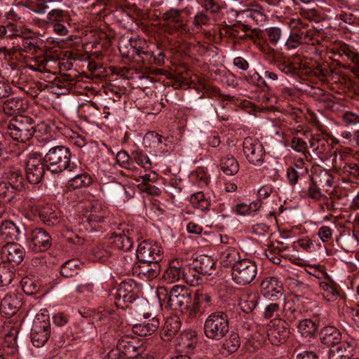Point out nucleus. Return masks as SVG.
Wrapping results in <instances>:
<instances>
[{"instance_id":"nucleus-1","label":"nucleus","mask_w":359,"mask_h":359,"mask_svg":"<svg viewBox=\"0 0 359 359\" xmlns=\"http://www.w3.org/2000/svg\"><path fill=\"white\" fill-rule=\"evenodd\" d=\"M42 148L45 150V156L42 158L46 168L53 174H60L65 170L75 172L78 165L71 161L72 152L69 148L63 145H53L51 140L47 141Z\"/></svg>"},{"instance_id":"nucleus-2","label":"nucleus","mask_w":359,"mask_h":359,"mask_svg":"<svg viewBox=\"0 0 359 359\" xmlns=\"http://www.w3.org/2000/svg\"><path fill=\"white\" fill-rule=\"evenodd\" d=\"M157 295L161 303H167L172 310L191 313L192 292L187 287L182 285L172 286L170 290L165 287L157 289Z\"/></svg>"},{"instance_id":"nucleus-3","label":"nucleus","mask_w":359,"mask_h":359,"mask_svg":"<svg viewBox=\"0 0 359 359\" xmlns=\"http://www.w3.org/2000/svg\"><path fill=\"white\" fill-rule=\"evenodd\" d=\"M229 331V318L226 312L219 310L211 313L203 324L205 336L213 341L223 339Z\"/></svg>"},{"instance_id":"nucleus-4","label":"nucleus","mask_w":359,"mask_h":359,"mask_svg":"<svg viewBox=\"0 0 359 359\" xmlns=\"http://www.w3.org/2000/svg\"><path fill=\"white\" fill-rule=\"evenodd\" d=\"M35 121L28 116H20L12 118L5 130L13 140L25 143L31 140L35 134Z\"/></svg>"},{"instance_id":"nucleus-5","label":"nucleus","mask_w":359,"mask_h":359,"mask_svg":"<svg viewBox=\"0 0 359 359\" xmlns=\"http://www.w3.org/2000/svg\"><path fill=\"white\" fill-rule=\"evenodd\" d=\"M109 245L97 248L95 251V256L101 261L106 262L109 258L116 257L118 251L121 250L123 251L130 250L134 243L135 236L132 233L126 234L118 233L115 234L111 238Z\"/></svg>"},{"instance_id":"nucleus-6","label":"nucleus","mask_w":359,"mask_h":359,"mask_svg":"<svg viewBox=\"0 0 359 359\" xmlns=\"http://www.w3.org/2000/svg\"><path fill=\"white\" fill-rule=\"evenodd\" d=\"M109 212L107 208L93 205L91 210L80 219L79 225L89 232H103L109 226Z\"/></svg>"},{"instance_id":"nucleus-7","label":"nucleus","mask_w":359,"mask_h":359,"mask_svg":"<svg viewBox=\"0 0 359 359\" xmlns=\"http://www.w3.org/2000/svg\"><path fill=\"white\" fill-rule=\"evenodd\" d=\"M132 48L128 54L137 53L138 58L144 65L162 66L165 62V55L162 50L152 51L149 48L145 40H135L130 42Z\"/></svg>"},{"instance_id":"nucleus-8","label":"nucleus","mask_w":359,"mask_h":359,"mask_svg":"<svg viewBox=\"0 0 359 359\" xmlns=\"http://www.w3.org/2000/svg\"><path fill=\"white\" fill-rule=\"evenodd\" d=\"M257 266L250 259H242L236 266H232L231 277L235 283L245 285L250 283L256 277Z\"/></svg>"},{"instance_id":"nucleus-9","label":"nucleus","mask_w":359,"mask_h":359,"mask_svg":"<svg viewBox=\"0 0 359 359\" xmlns=\"http://www.w3.org/2000/svg\"><path fill=\"white\" fill-rule=\"evenodd\" d=\"M50 336V323L48 314L44 313L37 314L31 331V340L33 345L36 347L43 346L48 341Z\"/></svg>"},{"instance_id":"nucleus-10","label":"nucleus","mask_w":359,"mask_h":359,"mask_svg":"<svg viewBox=\"0 0 359 359\" xmlns=\"http://www.w3.org/2000/svg\"><path fill=\"white\" fill-rule=\"evenodd\" d=\"M135 284L132 280L123 281L116 289L110 292L114 299V304L118 309L125 310L137 298L135 292Z\"/></svg>"},{"instance_id":"nucleus-11","label":"nucleus","mask_w":359,"mask_h":359,"mask_svg":"<svg viewBox=\"0 0 359 359\" xmlns=\"http://www.w3.org/2000/svg\"><path fill=\"white\" fill-rule=\"evenodd\" d=\"M243 151L250 164L260 166L264 163L266 152L262 143L258 139L245 137L243 142Z\"/></svg>"},{"instance_id":"nucleus-12","label":"nucleus","mask_w":359,"mask_h":359,"mask_svg":"<svg viewBox=\"0 0 359 359\" xmlns=\"http://www.w3.org/2000/svg\"><path fill=\"white\" fill-rule=\"evenodd\" d=\"M44 161L39 153H32L27 156L25 165L27 180L32 184H37L43 178L46 170Z\"/></svg>"},{"instance_id":"nucleus-13","label":"nucleus","mask_w":359,"mask_h":359,"mask_svg":"<svg viewBox=\"0 0 359 359\" xmlns=\"http://www.w3.org/2000/svg\"><path fill=\"white\" fill-rule=\"evenodd\" d=\"M136 257L140 262H160L163 259V250L156 242L144 240L138 245Z\"/></svg>"},{"instance_id":"nucleus-14","label":"nucleus","mask_w":359,"mask_h":359,"mask_svg":"<svg viewBox=\"0 0 359 359\" xmlns=\"http://www.w3.org/2000/svg\"><path fill=\"white\" fill-rule=\"evenodd\" d=\"M115 349H117L123 357L127 358H134L144 351L141 342L130 335L121 337L117 341Z\"/></svg>"},{"instance_id":"nucleus-15","label":"nucleus","mask_w":359,"mask_h":359,"mask_svg":"<svg viewBox=\"0 0 359 359\" xmlns=\"http://www.w3.org/2000/svg\"><path fill=\"white\" fill-rule=\"evenodd\" d=\"M52 244L50 235L42 228L33 229L28 238L29 249L34 252H42L50 248Z\"/></svg>"},{"instance_id":"nucleus-16","label":"nucleus","mask_w":359,"mask_h":359,"mask_svg":"<svg viewBox=\"0 0 359 359\" xmlns=\"http://www.w3.org/2000/svg\"><path fill=\"white\" fill-rule=\"evenodd\" d=\"M289 325L290 324L286 320L280 319L270 322L267 330V336L273 345L278 346L287 340L290 334Z\"/></svg>"},{"instance_id":"nucleus-17","label":"nucleus","mask_w":359,"mask_h":359,"mask_svg":"<svg viewBox=\"0 0 359 359\" xmlns=\"http://www.w3.org/2000/svg\"><path fill=\"white\" fill-rule=\"evenodd\" d=\"M330 53L339 59L344 61H351L355 65L357 71L356 75L359 78V52L353 46L345 43L340 42L330 48Z\"/></svg>"},{"instance_id":"nucleus-18","label":"nucleus","mask_w":359,"mask_h":359,"mask_svg":"<svg viewBox=\"0 0 359 359\" xmlns=\"http://www.w3.org/2000/svg\"><path fill=\"white\" fill-rule=\"evenodd\" d=\"M309 177L307 163L302 158L294 159L291 165L287 168L286 179L291 187H294L299 181Z\"/></svg>"},{"instance_id":"nucleus-19","label":"nucleus","mask_w":359,"mask_h":359,"mask_svg":"<svg viewBox=\"0 0 359 359\" xmlns=\"http://www.w3.org/2000/svg\"><path fill=\"white\" fill-rule=\"evenodd\" d=\"M34 212L41 221L47 226H53L60 223V212L55 205L48 203L38 205L35 207Z\"/></svg>"},{"instance_id":"nucleus-20","label":"nucleus","mask_w":359,"mask_h":359,"mask_svg":"<svg viewBox=\"0 0 359 359\" xmlns=\"http://www.w3.org/2000/svg\"><path fill=\"white\" fill-rule=\"evenodd\" d=\"M296 27L294 32L302 43L311 44L313 46L320 43L317 32L312 27H309L308 24L304 23L301 19H297L296 20Z\"/></svg>"},{"instance_id":"nucleus-21","label":"nucleus","mask_w":359,"mask_h":359,"mask_svg":"<svg viewBox=\"0 0 359 359\" xmlns=\"http://www.w3.org/2000/svg\"><path fill=\"white\" fill-rule=\"evenodd\" d=\"M182 11L176 8H170L163 15V20L168 26L173 27L180 32H187V20L182 15Z\"/></svg>"},{"instance_id":"nucleus-22","label":"nucleus","mask_w":359,"mask_h":359,"mask_svg":"<svg viewBox=\"0 0 359 359\" xmlns=\"http://www.w3.org/2000/svg\"><path fill=\"white\" fill-rule=\"evenodd\" d=\"M56 62L51 56L40 53L27 59L26 64L27 67L34 72H48L53 67V64Z\"/></svg>"},{"instance_id":"nucleus-23","label":"nucleus","mask_w":359,"mask_h":359,"mask_svg":"<svg viewBox=\"0 0 359 359\" xmlns=\"http://www.w3.org/2000/svg\"><path fill=\"white\" fill-rule=\"evenodd\" d=\"M252 32L257 39L263 41L269 46L276 47L282 41L283 31L278 27H271L264 30L253 29Z\"/></svg>"},{"instance_id":"nucleus-24","label":"nucleus","mask_w":359,"mask_h":359,"mask_svg":"<svg viewBox=\"0 0 359 359\" xmlns=\"http://www.w3.org/2000/svg\"><path fill=\"white\" fill-rule=\"evenodd\" d=\"M135 263L133 272L142 279L151 280L160 274L161 267L159 262H140Z\"/></svg>"},{"instance_id":"nucleus-25","label":"nucleus","mask_w":359,"mask_h":359,"mask_svg":"<svg viewBox=\"0 0 359 359\" xmlns=\"http://www.w3.org/2000/svg\"><path fill=\"white\" fill-rule=\"evenodd\" d=\"M212 304V297L208 292L197 290L192 296L191 315L203 313Z\"/></svg>"},{"instance_id":"nucleus-26","label":"nucleus","mask_w":359,"mask_h":359,"mask_svg":"<svg viewBox=\"0 0 359 359\" xmlns=\"http://www.w3.org/2000/svg\"><path fill=\"white\" fill-rule=\"evenodd\" d=\"M261 290L267 298H279L283 296V287L276 277H267L261 283Z\"/></svg>"},{"instance_id":"nucleus-27","label":"nucleus","mask_w":359,"mask_h":359,"mask_svg":"<svg viewBox=\"0 0 359 359\" xmlns=\"http://www.w3.org/2000/svg\"><path fill=\"white\" fill-rule=\"evenodd\" d=\"M268 53L273 55L270 64L276 67L282 73L291 76L296 73L293 64L282 53H277L274 48H269Z\"/></svg>"},{"instance_id":"nucleus-28","label":"nucleus","mask_w":359,"mask_h":359,"mask_svg":"<svg viewBox=\"0 0 359 359\" xmlns=\"http://www.w3.org/2000/svg\"><path fill=\"white\" fill-rule=\"evenodd\" d=\"M355 346L353 343L342 341L331 348L328 352L329 359H352Z\"/></svg>"},{"instance_id":"nucleus-29","label":"nucleus","mask_w":359,"mask_h":359,"mask_svg":"<svg viewBox=\"0 0 359 359\" xmlns=\"http://www.w3.org/2000/svg\"><path fill=\"white\" fill-rule=\"evenodd\" d=\"M28 107L27 101L21 97H12L4 101L2 109L4 112L8 116H22Z\"/></svg>"},{"instance_id":"nucleus-30","label":"nucleus","mask_w":359,"mask_h":359,"mask_svg":"<svg viewBox=\"0 0 359 359\" xmlns=\"http://www.w3.org/2000/svg\"><path fill=\"white\" fill-rule=\"evenodd\" d=\"M17 36V41L20 49L22 51L33 54L43 53L42 47L43 41L36 36L23 37L20 35Z\"/></svg>"},{"instance_id":"nucleus-31","label":"nucleus","mask_w":359,"mask_h":359,"mask_svg":"<svg viewBox=\"0 0 359 359\" xmlns=\"http://www.w3.org/2000/svg\"><path fill=\"white\" fill-rule=\"evenodd\" d=\"M319 336L323 344L332 348L342 341L341 333L334 326L324 327L321 329Z\"/></svg>"},{"instance_id":"nucleus-32","label":"nucleus","mask_w":359,"mask_h":359,"mask_svg":"<svg viewBox=\"0 0 359 359\" xmlns=\"http://www.w3.org/2000/svg\"><path fill=\"white\" fill-rule=\"evenodd\" d=\"M0 235L8 242H13L14 241L20 240L25 233L15 223L9 220H5L0 225Z\"/></svg>"},{"instance_id":"nucleus-33","label":"nucleus","mask_w":359,"mask_h":359,"mask_svg":"<svg viewBox=\"0 0 359 359\" xmlns=\"http://www.w3.org/2000/svg\"><path fill=\"white\" fill-rule=\"evenodd\" d=\"M3 253L6 255L7 260L10 263L19 264L23 260L25 250L20 244L8 241L3 248Z\"/></svg>"},{"instance_id":"nucleus-34","label":"nucleus","mask_w":359,"mask_h":359,"mask_svg":"<svg viewBox=\"0 0 359 359\" xmlns=\"http://www.w3.org/2000/svg\"><path fill=\"white\" fill-rule=\"evenodd\" d=\"M181 320L177 316L168 318L161 332V337L165 341H169L180 331Z\"/></svg>"},{"instance_id":"nucleus-35","label":"nucleus","mask_w":359,"mask_h":359,"mask_svg":"<svg viewBox=\"0 0 359 359\" xmlns=\"http://www.w3.org/2000/svg\"><path fill=\"white\" fill-rule=\"evenodd\" d=\"M283 313L284 320H286L288 324L294 323L296 320H300L302 317L299 305H297L292 298L285 299Z\"/></svg>"},{"instance_id":"nucleus-36","label":"nucleus","mask_w":359,"mask_h":359,"mask_svg":"<svg viewBox=\"0 0 359 359\" xmlns=\"http://www.w3.org/2000/svg\"><path fill=\"white\" fill-rule=\"evenodd\" d=\"M318 285L323 291V297L329 302L334 301L339 296V285L330 278L319 280Z\"/></svg>"},{"instance_id":"nucleus-37","label":"nucleus","mask_w":359,"mask_h":359,"mask_svg":"<svg viewBox=\"0 0 359 359\" xmlns=\"http://www.w3.org/2000/svg\"><path fill=\"white\" fill-rule=\"evenodd\" d=\"M184 266L182 262L173 260L170 262L168 267L164 271L163 278L168 283H174L183 278Z\"/></svg>"},{"instance_id":"nucleus-38","label":"nucleus","mask_w":359,"mask_h":359,"mask_svg":"<svg viewBox=\"0 0 359 359\" xmlns=\"http://www.w3.org/2000/svg\"><path fill=\"white\" fill-rule=\"evenodd\" d=\"M192 265L202 275H211L215 268V262L210 256L202 255L195 259Z\"/></svg>"},{"instance_id":"nucleus-39","label":"nucleus","mask_w":359,"mask_h":359,"mask_svg":"<svg viewBox=\"0 0 359 359\" xmlns=\"http://www.w3.org/2000/svg\"><path fill=\"white\" fill-rule=\"evenodd\" d=\"M160 322L158 318L154 317L149 323H138L133 326V332L134 334L141 337H146L154 333L159 327Z\"/></svg>"},{"instance_id":"nucleus-40","label":"nucleus","mask_w":359,"mask_h":359,"mask_svg":"<svg viewBox=\"0 0 359 359\" xmlns=\"http://www.w3.org/2000/svg\"><path fill=\"white\" fill-rule=\"evenodd\" d=\"M220 261L224 267L236 266L242 259L240 257L239 252L234 248L226 247L220 253Z\"/></svg>"},{"instance_id":"nucleus-41","label":"nucleus","mask_w":359,"mask_h":359,"mask_svg":"<svg viewBox=\"0 0 359 359\" xmlns=\"http://www.w3.org/2000/svg\"><path fill=\"white\" fill-rule=\"evenodd\" d=\"M83 266L84 264L79 259H70L61 265L60 273L65 278H71L78 274Z\"/></svg>"},{"instance_id":"nucleus-42","label":"nucleus","mask_w":359,"mask_h":359,"mask_svg":"<svg viewBox=\"0 0 359 359\" xmlns=\"http://www.w3.org/2000/svg\"><path fill=\"white\" fill-rule=\"evenodd\" d=\"M309 142L313 151L318 155H324L330 150V144L327 140L320 134L311 135Z\"/></svg>"},{"instance_id":"nucleus-43","label":"nucleus","mask_w":359,"mask_h":359,"mask_svg":"<svg viewBox=\"0 0 359 359\" xmlns=\"http://www.w3.org/2000/svg\"><path fill=\"white\" fill-rule=\"evenodd\" d=\"M318 326L319 323L311 319H300L297 329L302 337L310 339L316 335Z\"/></svg>"},{"instance_id":"nucleus-44","label":"nucleus","mask_w":359,"mask_h":359,"mask_svg":"<svg viewBox=\"0 0 359 359\" xmlns=\"http://www.w3.org/2000/svg\"><path fill=\"white\" fill-rule=\"evenodd\" d=\"M72 19L69 13L67 11L60 8H55L48 12L46 16V22L48 27H51L59 23H67L71 22Z\"/></svg>"},{"instance_id":"nucleus-45","label":"nucleus","mask_w":359,"mask_h":359,"mask_svg":"<svg viewBox=\"0 0 359 359\" xmlns=\"http://www.w3.org/2000/svg\"><path fill=\"white\" fill-rule=\"evenodd\" d=\"M258 301V294L245 292L239 299V306L244 313H251L257 306Z\"/></svg>"},{"instance_id":"nucleus-46","label":"nucleus","mask_w":359,"mask_h":359,"mask_svg":"<svg viewBox=\"0 0 359 359\" xmlns=\"http://www.w3.org/2000/svg\"><path fill=\"white\" fill-rule=\"evenodd\" d=\"M219 166L222 172L226 175H234L239 170L238 161L231 154L226 155L220 158Z\"/></svg>"},{"instance_id":"nucleus-47","label":"nucleus","mask_w":359,"mask_h":359,"mask_svg":"<svg viewBox=\"0 0 359 359\" xmlns=\"http://www.w3.org/2000/svg\"><path fill=\"white\" fill-rule=\"evenodd\" d=\"M93 177L86 172L76 175L68 181V187L72 189H80L89 187L93 184Z\"/></svg>"},{"instance_id":"nucleus-48","label":"nucleus","mask_w":359,"mask_h":359,"mask_svg":"<svg viewBox=\"0 0 359 359\" xmlns=\"http://www.w3.org/2000/svg\"><path fill=\"white\" fill-rule=\"evenodd\" d=\"M338 243L346 251H353L358 245V236L353 231H346L341 233L337 239Z\"/></svg>"},{"instance_id":"nucleus-49","label":"nucleus","mask_w":359,"mask_h":359,"mask_svg":"<svg viewBox=\"0 0 359 359\" xmlns=\"http://www.w3.org/2000/svg\"><path fill=\"white\" fill-rule=\"evenodd\" d=\"M341 174L346 177V181L357 183L359 180V164L352 161H346L341 168Z\"/></svg>"},{"instance_id":"nucleus-50","label":"nucleus","mask_w":359,"mask_h":359,"mask_svg":"<svg viewBox=\"0 0 359 359\" xmlns=\"http://www.w3.org/2000/svg\"><path fill=\"white\" fill-rule=\"evenodd\" d=\"M7 183L13 187L15 190L20 191L24 189V177L21 171L17 168H9L6 172Z\"/></svg>"},{"instance_id":"nucleus-51","label":"nucleus","mask_w":359,"mask_h":359,"mask_svg":"<svg viewBox=\"0 0 359 359\" xmlns=\"http://www.w3.org/2000/svg\"><path fill=\"white\" fill-rule=\"evenodd\" d=\"M184 280L191 286H196L201 283V273L195 269L194 265L192 266H184L183 271Z\"/></svg>"},{"instance_id":"nucleus-52","label":"nucleus","mask_w":359,"mask_h":359,"mask_svg":"<svg viewBox=\"0 0 359 359\" xmlns=\"http://www.w3.org/2000/svg\"><path fill=\"white\" fill-rule=\"evenodd\" d=\"M190 203L194 208L202 211L208 210L210 205V200L202 191L193 194L190 197Z\"/></svg>"},{"instance_id":"nucleus-53","label":"nucleus","mask_w":359,"mask_h":359,"mask_svg":"<svg viewBox=\"0 0 359 359\" xmlns=\"http://www.w3.org/2000/svg\"><path fill=\"white\" fill-rule=\"evenodd\" d=\"M15 276V269L7 264H0V286H8Z\"/></svg>"},{"instance_id":"nucleus-54","label":"nucleus","mask_w":359,"mask_h":359,"mask_svg":"<svg viewBox=\"0 0 359 359\" xmlns=\"http://www.w3.org/2000/svg\"><path fill=\"white\" fill-rule=\"evenodd\" d=\"M191 177L192 180L199 187H207L210 181L208 170L204 167H198L196 170L191 173Z\"/></svg>"},{"instance_id":"nucleus-55","label":"nucleus","mask_w":359,"mask_h":359,"mask_svg":"<svg viewBox=\"0 0 359 359\" xmlns=\"http://www.w3.org/2000/svg\"><path fill=\"white\" fill-rule=\"evenodd\" d=\"M20 300L16 296L6 295L1 300V306L8 314H14L20 307Z\"/></svg>"},{"instance_id":"nucleus-56","label":"nucleus","mask_w":359,"mask_h":359,"mask_svg":"<svg viewBox=\"0 0 359 359\" xmlns=\"http://www.w3.org/2000/svg\"><path fill=\"white\" fill-rule=\"evenodd\" d=\"M315 182L322 188L327 191V188H330L333 184V177L325 170H320L318 174H316L311 177Z\"/></svg>"},{"instance_id":"nucleus-57","label":"nucleus","mask_w":359,"mask_h":359,"mask_svg":"<svg viewBox=\"0 0 359 359\" xmlns=\"http://www.w3.org/2000/svg\"><path fill=\"white\" fill-rule=\"evenodd\" d=\"M241 346V339L236 332H231L222 344V348L229 353L236 352Z\"/></svg>"},{"instance_id":"nucleus-58","label":"nucleus","mask_w":359,"mask_h":359,"mask_svg":"<svg viewBox=\"0 0 359 359\" xmlns=\"http://www.w3.org/2000/svg\"><path fill=\"white\" fill-rule=\"evenodd\" d=\"M322 188L320 187L315 181L309 177V187L306 191H302L305 196H308L309 198L318 201L321 199L324 194L322 193Z\"/></svg>"},{"instance_id":"nucleus-59","label":"nucleus","mask_w":359,"mask_h":359,"mask_svg":"<svg viewBox=\"0 0 359 359\" xmlns=\"http://www.w3.org/2000/svg\"><path fill=\"white\" fill-rule=\"evenodd\" d=\"M18 191L6 181L0 182V198L5 203L11 202Z\"/></svg>"},{"instance_id":"nucleus-60","label":"nucleus","mask_w":359,"mask_h":359,"mask_svg":"<svg viewBox=\"0 0 359 359\" xmlns=\"http://www.w3.org/2000/svg\"><path fill=\"white\" fill-rule=\"evenodd\" d=\"M114 313V311L111 309L103 310L101 311H98L93 316L94 323L97 326L107 325L110 323L111 320L113 318Z\"/></svg>"},{"instance_id":"nucleus-61","label":"nucleus","mask_w":359,"mask_h":359,"mask_svg":"<svg viewBox=\"0 0 359 359\" xmlns=\"http://www.w3.org/2000/svg\"><path fill=\"white\" fill-rule=\"evenodd\" d=\"M133 163L135 162L145 170L151 168V162L148 156L142 151H135L132 152Z\"/></svg>"},{"instance_id":"nucleus-62","label":"nucleus","mask_w":359,"mask_h":359,"mask_svg":"<svg viewBox=\"0 0 359 359\" xmlns=\"http://www.w3.org/2000/svg\"><path fill=\"white\" fill-rule=\"evenodd\" d=\"M299 14L302 18H304L309 21H314V22H318L322 19V13H321L320 11L316 8H301L299 9Z\"/></svg>"},{"instance_id":"nucleus-63","label":"nucleus","mask_w":359,"mask_h":359,"mask_svg":"<svg viewBox=\"0 0 359 359\" xmlns=\"http://www.w3.org/2000/svg\"><path fill=\"white\" fill-rule=\"evenodd\" d=\"M116 161L123 168L133 170L135 167L133 164L132 154L130 156L127 151L122 150L116 154Z\"/></svg>"},{"instance_id":"nucleus-64","label":"nucleus","mask_w":359,"mask_h":359,"mask_svg":"<svg viewBox=\"0 0 359 359\" xmlns=\"http://www.w3.org/2000/svg\"><path fill=\"white\" fill-rule=\"evenodd\" d=\"M225 34L231 39H240L242 40L245 39L249 36L247 34H241L239 23H236L231 25H228L224 29Z\"/></svg>"}]
</instances>
